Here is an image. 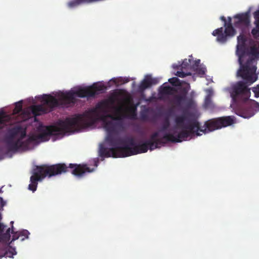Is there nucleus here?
Wrapping results in <instances>:
<instances>
[{
	"label": "nucleus",
	"instance_id": "f257e3e1",
	"mask_svg": "<svg viewBox=\"0 0 259 259\" xmlns=\"http://www.w3.org/2000/svg\"><path fill=\"white\" fill-rule=\"evenodd\" d=\"M74 124L71 117H67L65 120H60L55 125L40 127L38 129V135H32L25 141L23 140L26 136L25 129H23L20 126H15L8 131L5 137V142L9 151L16 152L19 150L28 149L31 143L37 140L47 141L52 135L76 132Z\"/></svg>",
	"mask_w": 259,
	"mask_h": 259
},
{
	"label": "nucleus",
	"instance_id": "f03ea898",
	"mask_svg": "<svg viewBox=\"0 0 259 259\" xmlns=\"http://www.w3.org/2000/svg\"><path fill=\"white\" fill-rule=\"evenodd\" d=\"M105 89L103 85L94 83L91 86L79 89L75 92H60L57 95L58 99L51 95H44L41 98L42 104L32 106L31 112L34 116H36L50 112L55 107H68L75 104V96L80 98L93 97Z\"/></svg>",
	"mask_w": 259,
	"mask_h": 259
},
{
	"label": "nucleus",
	"instance_id": "7ed1b4c3",
	"mask_svg": "<svg viewBox=\"0 0 259 259\" xmlns=\"http://www.w3.org/2000/svg\"><path fill=\"white\" fill-rule=\"evenodd\" d=\"M69 168L72 169L71 173L77 177H81L88 172H91L94 168H90L87 164H69L67 166L64 163H58L52 165H42L36 166L33 169L32 175L31 176L30 184L28 189L33 192L36 191L38 182L41 181L45 177L50 178L58 175H61L69 171Z\"/></svg>",
	"mask_w": 259,
	"mask_h": 259
},
{
	"label": "nucleus",
	"instance_id": "20e7f679",
	"mask_svg": "<svg viewBox=\"0 0 259 259\" xmlns=\"http://www.w3.org/2000/svg\"><path fill=\"white\" fill-rule=\"evenodd\" d=\"M242 57L243 55H239L238 61L240 68L237 74L244 81H239L233 85L230 94L234 101L246 102L248 100L250 95L248 86L255 82L257 77L255 74L256 67L253 65L254 59L249 58L245 63L243 64Z\"/></svg>",
	"mask_w": 259,
	"mask_h": 259
},
{
	"label": "nucleus",
	"instance_id": "39448f33",
	"mask_svg": "<svg viewBox=\"0 0 259 259\" xmlns=\"http://www.w3.org/2000/svg\"><path fill=\"white\" fill-rule=\"evenodd\" d=\"M113 114L106 113L95 114V119L93 121L90 118H86L84 116V118L83 117L81 121L79 120L74 124L76 132L89 127L98 120L102 121L104 124L109 121L107 120V118H110L113 120H119L125 118L131 119H137V114L136 107H129L124 109L122 106H119L113 107Z\"/></svg>",
	"mask_w": 259,
	"mask_h": 259
},
{
	"label": "nucleus",
	"instance_id": "423d86ee",
	"mask_svg": "<svg viewBox=\"0 0 259 259\" xmlns=\"http://www.w3.org/2000/svg\"><path fill=\"white\" fill-rule=\"evenodd\" d=\"M175 121L177 126L182 128V131L178 133L177 137L173 134L166 133L163 135L162 140H165L172 143L181 142L187 140L189 138H191L195 135L197 136L201 135L198 133L199 131L203 133L201 131L202 126L200 125L199 122L194 118L187 120L186 114L177 116Z\"/></svg>",
	"mask_w": 259,
	"mask_h": 259
},
{
	"label": "nucleus",
	"instance_id": "0eeeda50",
	"mask_svg": "<svg viewBox=\"0 0 259 259\" xmlns=\"http://www.w3.org/2000/svg\"><path fill=\"white\" fill-rule=\"evenodd\" d=\"M159 132H156L153 133L150 137L149 140L146 141L144 143L139 145L131 146L127 145L123 146L121 150H123L124 157H127L140 153H146L148 149L151 151L156 148H160V146L164 144L162 139L158 138Z\"/></svg>",
	"mask_w": 259,
	"mask_h": 259
},
{
	"label": "nucleus",
	"instance_id": "6e6552de",
	"mask_svg": "<svg viewBox=\"0 0 259 259\" xmlns=\"http://www.w3.org/2000/svg\"><path fill=\"white\" fill-rule=\"evenodd\" d=\"M233 116H223L213 118L206 121L202 126L203 133H206L231 125L235 122Z\"/></svg>",
	"mask_w": 259,
	"mask_h": 259
},
{
	"label": "nucleus",
	"instance_id": "1a4fd4ad",
	"mask_svg": "<svg viewBox=\"0 0 259 259\" xmlns=\"http://www.w3.org/2000/svg\"><path fill=\"white\" fill-rule=\"evenodd\" d=\"M109 108L108 101L107 100H103L99 102L95 108L90 109L85 111L82 114H76L72 117V119L74 123L81 121L84 116L86 118H90L92 121L95 119V114L99 113H107L109 112L108 109Z\"/></svg>",
	"mask_w": 259,
	"mask_h": 259
},
{
	"label": "nucleus",
	"instance_id": "9d476101",
	"mask_svg": "<svg viewBox=\"0 0 259 259\" xmlns=\"http://www.w3.org/2000/svg\"><path fill=\"white\" fill-rule=\"evenodd\" d=\"M224 26L225 27L224 32H223V27H220L214 30L212 33L213 36H217V41L221 43L225 42L228 36H233L236 33V30L233 27L232 18L230 17H228V21L225 22Z\"/></svg>",
	"mask_w": 259,
	"mask_h": 259
},
{
	"label": "nucleus",
	"instance_id": "9b49d317",
	"mask_svg": "<svg viewBox=\"0 0 259 259\" xmlns=\"http://www.w3.org/2000/svg\"><path fill=\"white\" fill-rule=\"evenodd\" d=\"M247 102L237 111V114L245 118L253 116L259 111V103L254 100Z\"/></svg>",
	"mask_w": 259,
	"mask_h": 259
},
{
	"label": "nucleus",
	"instance_id": "f8f14e48",
	"mask_svg": "<svg viewBox=\"0 0 259 259\" xmlns=\"http://www.w3.org/2000/svg\"><path fill=\"white\" fill-rule=\"evenodd\" d=\"M114 133H108L106 137V141L109 145L113 147H123L124 145H135V140L132 137H127L123 139L115 136Z\"/></svg>",
	"mask_w": 259,
	"mask_h": 259
},
{
	"label": "nucleus",
	"instance_id": "ddd939ff",
	"mask_svg": "<svg viewBox=\"0 0 259 259\" xmlns=\"http://www.w3.org/2000/svg\"><path fill=\"white\" fill-rule=\"evenodd\" d=\"M122 147H111L108 149L101 145L99 149V155L102 157H124Z\"/></svg>",
	"mask_w": 259,
	"mask_h": 259
},
{
	"label": "nucleus",
	"instance_id": "4468645a",
	"mask_svg": "<svg viewBox=\"0 0 259 259\" xmlns=\"http://www.w3.org/2000/svg\"><path fill=\"white\" fill-rule=\"evenodd\" d=\"M234 18L235 20L234 25L237 28L241 26H248L250 23L249 16L247 13L236 15Z\"/></svg>",
	"mask_w": 259,
	"mask_h": 259
},
{
	"label": "nucleus",
	"instance_id": "2eb2a0df",
	"mask_svg": "<svg viewBox=\"0 0 259 259\" xmlns=\"http://www.w3.org/2000/svg\"><path fill=\"white\" fill-rule=\"evenodd\" d=\"M188 90L186 88H183L181 90V94L175 95L174 96V100L172 101L173 103L178 106H181L184 102L187 99V95Z\"/></svg>",
	"mask_w": 259,
	"mask_h": 259
},
{
	"label": "nucleus",
	"instance_id": "dca6fc26",
	"mask_svg": "<svg viewBox=\"0 0 259 259\" xmlns=\"http://www.w3.org/2000/svg\"><path fill=\"white\" fill-rule=\"evenodd\" d=\"M254 22L255 27L252 29L251 33L254 38L259 37V11H255L254 14Z\"/></svg>",
	"mask_w": 259,
	"mask_h": 259
},
{
	"label": "nucleus",
	"instance_id": "f3484780",
	"mask_svg": "<svg viewBox=\"0 0 259 259\" xmlns=\"http://www.w3.org/2000/svg\"><path fill=\"white\" fill-rule=\"evenodd\" d=\"M177 92L175 88L170 86H161L159 90V93L161 96L174 95Z\"/></svg>",
	"mask_w": 259,
	"mask_h": 259
},
{
	"label": "nucleus",
	"instance_id": "a211bd4d",
	"mask_svg": "<svg viewBox=\"0 0 259 259\" xmlns=\"http://www.w3.org/2000/svg\"><path fill=\"white\" fill-rule=\"evenodd\" d=\"M116 123L112 121H108L104 124V127L108 133H115L116 131Z\"/></svg>",
	"mask_w": 259,
	"mask_h": 259
},
{
	"label": "nucleus",
	"instance_id": "6ab92c4d",
	"mask_svg": "<svg viewBox=\"0 0 259 259\" xmlns=\"http://www.w3.org/2000/svg\"><path fill=\"white\" fill-rule=\"evenodd\" d=\"M151 85V82L149 79V76H147L141 82L139 86V89L140 91H143L147 88L150 87Z\"/></svg>",
	"mask_w": 259,
	"mask_h": 259
},
{
	"label": "nucleus",
	"instance_id": "aec40b11",
	"mask_svg": "<svg viewBox=\"0 0 259 259\" xmlns=\"http://www.w3.org/2000/svg\"><path fill=\"white\" fill-rule=\"evenodd\" d=\"M246 40V38L243 34H240L237 37L238 45L237 48L238 51L244 48Z\"/></svg>",
	"mask_w": 259,
	"mask_h": 259
},
{
	"label": "nucleus",
	"instance_id": "412c9836",
	"mask_svg": "<svg viewBox=\"0 0 259 259\" xmlns=\"http://www.w3.org/2000/svg\"><path fill=\"white\" fill-rule=\"evenodd\" d=\"M209 91V94L206 96L205 99L204 106L206 108H211L213 107V105L211 100V91L210 90Z\"/></svg>",
	"mask_w": 259,
	"mask_h": 259
},
{
	"label": "nucleus",
	"instance_id": "4be33fe9",
	"mask_svg": "<svg viewBox=\"0 0 259 259\" xmlns=\"http://www.w3.org/2000/svg\"><path fill=\"white\" fill-rule=\"evenodd\" d=\"M191 60L190 59H185L181 65V70H187L189 68H191L190 66V64L191 63Z\"/></svg>",
	"mask_w": 259,
	"mask_h": 259
},
{
	"label": "nucleus",
	"instance_id": "5701e85b",
	"mask_svg": "<svg viewBox=\"0 0 259 259\" xmlns=\"http://www.w3.org/2000/svg\"><path fill=\"white\" fill-rule=\"evenodd\" d=\"M11 228H8L6 233L1 234L3 239V242H7L8 241L11 237L10 235Z\"/></svg>",
	"mask_w": 259,
	"mask_h": 259
},
{
	"label": "nucleus",
	"instance_id": "b1692460",
	"mask_svg": "<svg viewBox=\"0 0 259 259\" xmlns=\"http://www.w3.org/2000/svg\"><path fill=\"white\" fill-rule=\"evenodd\" d=\"M22 110V101H19L16 103L15 108L13 110L14 114L20 113Z\"/></svg>",
	"mask_w": 259,
	"mask_h": 259
},
{
	"label": "nucleus",
	"instance_id": "393cba45",
	"mask_svg": "<svg viewBox=\"0 0 259 259\" xmlns=\"http://www.w3.org/2000/svg\"><path fill=\"white\" fill-rule=\"evenodd\" d=\"M183 70H181V71H178L176 75L180 77L184 78L187 76H190L191 75V73L190 72H184L183 71Z\"/></svg>",
	"mask_w": 259,
	"mask_h": 259
},
{
	"label": "nucleus",
	"instance_id": "a878e982",
	"mask_svg": "<svg viewBox=\"0 0 259 259\" xmlns=\"http://www.w3.org/2000/svg\"><path fill=\"white\" fill-rule=\"evenodd\" d=\"M169 125L170 122L169 119L168 118L165 119L163 123L162 126L160 130V132H164L166 131L169 127Z\"/></svg>",
	"mask_w": 259,
	"mask_h": 259
},
{
	"label": "nucleus",
	"instance_id": "bb28decb",
	"mask_svg": "<svg viewBox=\"0 0 259 259\" xmlns=\"http://www.w3.org/2000/svg\"><path fill=\"white\" fill-rule=\"evenodd\" d=\"M20 237L24 236V238L21 239L22 240H24L26 238H28V235H29V232L27 230H23L19 232Z\"/></svg>",
	"mask_w": 259,
	"mask_h": 259
},
{
	"label": "nucleus",
	"instance_id": "cd10ccee",
	"mask_svg": "<svg viewBox=\"0 0 259 259\" xmlns=\"http://www.w3.org/2000/svg\"><path fill=\"white\" fill-rule=\"evenodd\" d=\"M6 253L8 254V256L10 257H13L14 254H16V251L14 248L12 247H10L8 251H7Z\"/></svg>",
	"mask_w": 259,
	"mask_h": 259
},
{
	"label": "nucleus",
	"instance_id": "c85d7f7f",
	"mask_svg": "<svg viewBox=\"0 0 259 259\" xmlns=\"http://www.w3.org/2000/svg\"><path fill=\"white\" fill-rule=\"evenodd\" d=\"M168 81L172 85H176L180 82V80L177 77H172L168 79Z\"/></svg>",
	"mask_w": 259,
	"mask_h": 259
},
{
	"label": "nucleus",
	"instance_id": "c756f323",
	"mask_svg": "<svg viewBox=\"0 0 259 259\" xmlns=\"http://www.w3.org/2000/svg\"><path fill=\"white\" fill-rule=\"evenodd\" d=\"M12 229L13 228V226L12 227ZM13 235L12 236V239L11 242L14 241L17 239H18L20 237L19 232H14L13 230H12L11 232Z\"/></svg>",
	"mask_w": 259,
	"mask_h": 259
},
{
	"label": "nucleus",
	"instance_id": "7c9ffc66",
	"mask_svg": "<svg viewBox=\"0 0 259 259\" xmlns=\"http://www.w3.org/2000/svg\"><path fill=\"white\" fill-rule=\"evenodd\" d=\"M197 73L200 75H204L205 73L206 69L205 68H197L194 70Z\"/></svg>",
	"mask_w": 259,
	"mask_h": 259
},
{
	"label": "nucleus",
	"instance_id": "2f4dec72",
	"mask_svg": "<svg viewBox=\"0 0 259 259\" xmlns=\"http://www.w3.org/2000/svg\"><path fill=\"white\" fill-rule=\"evenodd\" d=\"M6 117V114L5 112H2V113H0V124L4 123Z\"/></svg>",
	"mask_w": 259,
	"mask_h": 259
},
{
	"label": "nucleus",
	"instance_id": "473e14b6",
	"mask_svg": "<svg viewBox=\"0 0 259 259\" xmlns=\"http://www.w3.org/2000/svg\"><path fill=\"white\" fill-rule=\"evenodd\" d=\"M6 226L4 225L3 224L0 223V232L2 233L4 231L5 229L6 228ZM0 242H3V239L2 234H0Z\"/></svg>",
	"mask_w": 259,
	"mask_h": 259
},
{
	"label": "nucleus",
	"instance_id": "72a5a7b5",
	"mask_svg": "<svg viewBox=\"0 0 259 259\" xmlns=\"http://www.w3.org/2000/svg\"><path fill=\"white\" fill-rule=\"evenodd\" d=\"M200 62V60H195L194 61V64L192 65V66L191 67L194 70H195L196 68H197L199 67Z\"/></svg>",
	"mask_w": 259,
	"mask_h": 259
},
{
	"label": "nucleus",
	"instance_id": "f704fd0d",
	"mask_svg": "<svg viewBox=\"0 0 259 259\" xmlns=\"http://www.w3.org/2000/svg\"><path fill=\"white\" fill-rule=\"evenodd\" d=\"M149 79L151 82V85L156 84L158 83V80L157 78H153L150 76H149Z\"/></svg>",
	"mask_w": 259,
	"mask_h": 259
},
{
	"label": "nucleus",
	"instance_id": "c9c22d12",
	"mask_svg": "<svg viewBox=\"0 0 259 259\" xmlns=\"http://www.w3.org/2000/svg\"><path fill=\"white\" fill-rule=\"evenodd\" d=\"M251 53L253 55L256 54L257 53V49L254 47L252 48L251 49Z\"/></svg>",
	"mask_w": 259,
	"mask_h": 259
},
{
	"label": "nucleus",
	"instance_id": "e433bc0d",
	"mask_svg": "<svg viewBox=\"0 0 259 259\" xmlns=\"http://www.w3.org/2000/svg\"><path fill=\"white\" fill-rule=\"evenodd\" d=\"M193 101L192 99H189L187 101V105L188 107H191V105L193 104Z\"/></svg>",
	"mask_w": 259,
	"mask_h": 259
},
{
	"label": "nucleus",
	"instance_id": "4c0bfd02",
	"mask_svg": "<svg viewBox=\"0 0 259 259\" xmlns=\"http://www.w3.org/2000/svg\"><path fill=\"white\" fill-rule=\"evenodd\" d=\"M1 205L3 207L6 204V202L4 201L2 197H0Z\"/></svg>",
	"mask_w": 259,
	"mask_h": 259
},
{
	"label": "nucleus",
	"instance_id": "58836bf2",
	"mask_svg": "<svg viewBox=\"0 0 259 259\" xmlns=\"http://www.w3.org/2000/svg\"><path fill=\"white\" fill-rule=\"evenodd\" d=\"M221 20L224 22V23L225 22H227L226 19L224 16H221L220 18Z\"/></svg>",
	"mask_w": 259,
	"mask_h": 259
},
{
	"label": "nucleus",
	"instance_id": "ea45409f",
	"mask_svg": "<svg viewBox=\"0 0 259 259\" xmlns=\"http://www.w3.org/2000/svg\"><path fill=\"white\" fill-rule=\"evenodd\" d=\"M141 117H142V118L143 119H145L146 118V117H147V116H146V115H145V114H142L141 115Z\"/></svg>",
	"mask_w": 259,
	"mask_h": 259
},
{
	"label": "nucleus",
	"instance_id": "a19ab883",
	"mask_svg": "<svg viewBox=\"0 0 259 259\" xmlns=\"http://www.w3.org/2000/svg\"><path fill=\"white\" fill-rule=\"evenodd\" d=\"M95 166H97V163L96 162V163H95Z\"/></svg>",
	"mask_w": 259,
	"mask_h": 259
},
{
	"label": "nucleus",
	"instance_id": "79ce46f5",
	"mask_svg": "<svg viewBox=\"0 0 259 259\" xmlns=\"http://www.w3.org/2000/svg\"><path fill=\"white\" fill-rule=\"evenodd\" d=\"M11 224H13V221H11Z\"/></svg>",
	"mask_w": 259,
	"mask_h": 259
}]
</instances>
